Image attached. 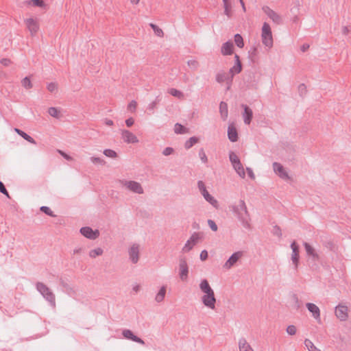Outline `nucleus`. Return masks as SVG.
<instances>
[{
	"instance_id": "obj_1",
	"label": "nucleus",
	"mask_w": 351,
	"mask_h": 351,
	"mask_svg": "<svg viewBox=\"0 0 351 351\" xmlns=\"http://www.w3.org/2000/svg\"><path fill=\"white\" fill-rule=\"evenodd\" d=\"M199 289L202 293L201 300L204 306L212 310L215 309L216 298L215 292L207 280L201 281Z\"/></svg>"
},
{
	"instance_id": "obj_2",
	"label": "nucleus",
	"mask_w": 351,
	"mask_h": 351,
	"mask_svg": "<svg viewBox=\"0 0 351 351\" xmlns=\"http://www.w3.org/2000/svg\"><path fill=\"white\" fill-rule=\"evenodd\" d=\"M229 158L236 172L241 178H244L245 176V169L239 157L234 152H231L230 153Z\"/></svg>"
},
{
	"instance_id": "obj_3",
	"label": "nucleus",
	"mask_w": 351,
	"mask_h": 351,
	"mask_svg": "<svg viewBox=\"0 0 351 351\" xmlns=\"http://www.w3.org/2000/svg\"><path fill=\"white\" fill-rule=\"evenodd\" d=\"M262 42L263 45L269 48L273 46V38L270 26L265 23L262 28Z\"/></svg>"
},
{
	"instance_id": "obj_4",
	"label": "nucleus",
	"mask_w": 351,
	"mask_h": 351,
	"mask_svg": "<svg viewBox=\"0 0 351 351\" xmlns=\"http://www.w3.org/2000/svg\"><path fill=\"white\" fill-rule=\"evenodd\" d=\"M120 183L123 187H125V189H128L130 191H132L138 194L143 193V187L141 186V184L137 182L132 180H121L120 181Z\"/></svg>"
},
{
	"instance_id": "obj_5",
	"label": "nucleus",
	"mask_w": 351,
	"mask_h": 351,
	"mask_svg": "<svg viewBox=\"0 0 351 351\" xmlns=\"http://www.w3.org/2000/svg\"><path fill=\"white\" fill-rule=\"evenodd\" d=\"M121 134L123 142L127 144H137L139 143L138 138L130 130H122Z\"/></svg>"
},
{
	"instance_id": "obj_6",
	"label": "nucleus",
	"mask_w": 351,
	"mask_h": 351,
	"mask_svg": "<svg viewBox=\"0 0 351 351\" xmlns=\"http://www.w3.org/2000/svg\"><path fill=\"white\" fill-rule=\"evenodd\" d=\"M335 314L337 319L341 321H346L348 318V308L343 304H339L336 306Z\"/></svg>"
},
{
	"instance_id": "obj_7",
	"label": "nucleus",
	"mask_w": 351,
	"mask_h": 351,
	"mask_svg": "<svg viewBox=\"0 0 351 351\" xmlns=\"http://www.w3.org/2000/svg\"><path fill=\"white\" fill-rule=\"evenodd\" d=\"M273 169L276 174H277L282 180H288L290 179L288 172L281 164L278 162H274L273 164Z\"/></svg>"
},
{
	"instance_id": "obj_8",
	"label": "nucleus",
	"mask_w": 351,
	"mask_h": 351,
	"mask_svg": "<svg viewBox=\"0 0 351 351\" xmlns=\"http://www.w3.org/2000/svg\"><path fill=\"white\" fill-rule=\"evenodd\" d=\"M199 237L197 234H193L184 244L182 251L184 252H189L198 242Z\"/></svg>"
},
{
	"instance_id": "obj_9",
	"label": "nucleus",
	"mask_w": 351,
	"mask_h": 351,
	"mask_svg": "<svg viewBox=\"0 0 351 351\" xmlns=\"http://www.w3.org/2000/svg\"><path fill=\"white\" fill-rule=\"evenodd\" d=\"M80 232L85 237L90 239H95L99 237V232L98 230H93L89 227H84L80 230Z\"/></svg>"
},
{
	"instance_id": "obj_10",
	"label": "nucleus",
	"mask_w": 351,
	"mask_h": 351,
	"mask_svg": "<svg viewBox=\"0 0 351 351\" xmlns=\"http://www.w3.org/2000/svg\"><path fill=\"white\" fill-rule=\"evenodd\" d=\"M189 268L186 261H181L179 265V275L182 281H186L188 278Z\"/></svg>"
},
{
	"instance_id": "obj_11",
	"label": "nucleus",
	"mask_w": 351,
	"mask_h": 351,
	"mask_svg": "<svg viewBox=\"0 0 351 351\" xmlns=\"http://www.w3.org/2000/svg\"><path fill=\"white\" fill-rule=\"evenodd\" d=\"M291 247L292 250L291 260L295 268H297L299 263V246L295 241H293L291 245Z\"/></svg>"
},
{
	"instance_id": "obj_12",
	"label": "nucleus",
	"mask_w": 351,
	"mask_h": 351,
	"mask_svg": "<svg viewBox=\"0 0 351 351\" xmlns=\"http://www.w3.org/2000/svg\"><path fill=\"white\" fill-rule=\"evenodd\" d=\"M242 256V253L240 252H237L234 253L228 260L225 263L223 267L229 269H230Z\"/></svg>"
},
{
	"instance_id": "obj_13",
	"label": "nucleus",
	"mask_w": 351,
	"mask_h": 351,
	"mask_svg": "<svg viewBox=\"0 0 351 351\" xmlns=\"http://www.w3.org/2000/svg\"><path fill=\"white\" fill-rule=\"evenodd\" d=\"M37 289L41 293L42 295H43L45 297H46L48 300H51V302H53L54 297L49 291V289L43 283H38L37 284Z\"/></svg>"
},
{
	"instance_id": "obj_14",
	"label": "nucleus",
	"mask_w": 351,
	"mask_h": 351,
	"mask_svg": "<svg viewBox=\"0 0 351 351\" xmlns=\"http://www.w3.org/2000/svg\"><path fill=\"white\" fill-rule=\"evenodd\" d=\"M308 310L311 313L312 316L316 320H320V310L319 307L313 303H306Z\"/></svg>"
},
{
	"instance_id": "obj_15",
	"label": "nucleus",
	"mask_w": 351,
	"mask_h": 351,
	"mask_svg": "<svg viewBox=\"0 0 351 351\" xmlns=\"http://www.w3.org/2000/svg\"><path fill=\"white\" fill-rule=\"evenodd\" d=\"M235 58V64L230 69V74L231 75V78L237 73H239L242 70V66L241 61L239 60V56L238 55L234 56Z\"/></svg>"
},
{
	"instance_id": "obj_16",
	"label": "nucleus",
	"mask_w": 351,
	"mask_h": 351,
	"mask_svg": "<svg viewBox=\"0 0 351 351\" xmlns=\"http://www.w3.org/2000/svg\"><path fill=\"white\" fill-rule=\"evenodd\" d=\"M263 10L273 22H277L280 19V16L269 6H263Z\"/></svg>"
},
{
	"instance_id": "obj_17",
	"label": "nucleus",
	"mask_w": 351,
	"mask_h": 351,
	"mask_svg": "<svg viewBox=\"0 0 351 351\" xmlns=\"http://www.w3.org/2000/svg\"><path fill=\"white\" fill-rule=\"evenodd\" d=\"M130 256L132 261L136 263L138 261L139 246L133 245L130 249Z\"/></svg>"
},
{
	"instance_id": "obj_18",
	"label": "nucleus",
	"mask_w": 351,
	"mask_h": 351,
	"mask_svg": "<svg viewBox=\"0 0 351 351\" xmlns=\"http://www.w3.org/2000/svg\"><path fill=\"white\" fill-rule=\"evenodd\" d=\"M123 335L126 339H129L137 343L144 344V341L141 339L135 336L130 330H124L123 331Z\"/></svg>"
},
{
	"instance_id": "obj_19",
	"label": "nucleus",
	"mask_w": 351,
	"mask_h": 351,
	"mask_svg": "<svg viewBox=\"0 0 351 351\" xmlns=\"http://www.w3.org/2000/svg\"><path fill=\"white\" fill-rule=\"evenodd\" d=\"M221 51L223 56L231 55L233 53L232 43L231 42H226L223 44Z\"/></svg>"
},
{
	"instance_id": "obj_20",
	"label": "nucleus",
	"mask_w": 351,
	"mask_h": 351,
	"mask_svg": "<svg viewBox=\"0 0 351 351\" xmlns=\"http://www.w3.org/2000/svg\"><path fill=\"white\" fill-rule=\"evenodd\" d=\"M228 138L231 141L235 142L237 141V138H238L237 131L235 127L232 124L230 125L228 127Z\"/></svg>"
},
{
	"instance_id": "obj_21",
	"label": "nucleus",
	"mask_w": 351,
	"mask_h": 351,
	"mask_svg": "<svg viewBox=\"0 0 351 351\" xmlns=\"http://www.w3.org/2000/svg\"><path fill=\"white\" fill-rule=\"evenodd\" d=\"M239 351H254L250 345L245 339H240L239 341Z\"/></svg>"
},
{
	"instance_id": "obj_22",
	"label": "nucleus",
	"mask_w": 351,
	"mask_h": 351,
	"mask_svg": "<svg viewBox=\"0 0 351 351\" xmlns=\"http://www.w3.org/2000/svg\"><path fill=\"white\" fill-rule=\"evenodd\" d=\"M243 118L246 124L250 123L252 118V111L246 106H244Z\"/></svg>"
},
{
	"instance_id": "obj_23",
	"label": "nucleus",
	"mask_w": 351,
	"mask_h": 351,
	"mask_svg": "<svg viewBox=\"0 0 351 351\" xmlns=\"http://www.w3.org/2000/svg\"><path fill=\"white\" fill-rule=\"evenodd\" d=\"M224 14L228 17L232 15V10L230 0H223Z\"/></svg>"
},
{
	"instance_id": "obj_24",
	"label": "nucleus",
	"mask_w": 351,
	"mask_h": 351,
	"mask_svg": "<svg viewBox=\"0 0 351 351\" xmlns=\"http://www.w3.org/2000/svg\"><path fill=\"white\" fill-rule=\"evenodd\" d=\"M202 195L205 198V199L211 205H213L214 207L217 208L218 207V202L217 199H215L214 197H213L208 191H206V193H203Z\"/></svg>"
},
{
	"instance_id": "obj_25",
	"label": "nucleus",
	"mask_w": 351,
	"mask_h": 351,
	"mask_svg": "<svg viewBox=\"0 0 351 351\" xmlns=\"http://www.w3.org/2000/svg\"><path fill=\"white\" fill-rule=\"evenodd\" d=\"M219 111L223 120H226L228 115V105L225 102H221L219 106Z\"/></svg>"
},
{
	"instance_id": "obj_26",
	"label": "nucleus",
	"mask_w": 351,
	"mask_h": 351,
	"mask_svg": "<svg viewBox=\"0 0 351 351\" xmlns=\"http://www.w3.org/2000/svg\"><path fill=\"white\" fill-rule=\"evenodd\" d=\"M304 345L308 351H322L311 340L308 339H306L304 340Z\"/></svg>"
},
{
	"instance_id": "obj_27",
	"label": "nucleus",
	"mask_w": 351,
	"mask_h": 351,
	"mask_svg": "<svg viewBox=\"0 0 351 351\" xmlns=\"http://www.w3.org/2000/svg\"><path fill=\"white\" fill-rule=\"evenodd\" d=\"M166 294V287L165 286L162 287L158 291V293L155 297V300L157 302H161L164 300L165 296Z\"/></svg>"
},
{
	"instance_id": "obj_28",
	"label": "nucleus",
	"mask_w": 351,
	"mask_h": 351,
	"mask_svg": "<svg viewBox=\"0 0 351 351\" xmlns=\"http://www.w3.org/2000/svg\"><path fill=\"white\" fill-rule=\"evenodd\" d=\"M14 131L18 134H19L21 136H22L24 139H25L26 141H27L28 142L32 143V144H35L36 142L33 139V138H32L30 136H29L27 134H26L25 132H24L23 131L18 129V128H15L14 129Z\"/></svg>"
},
{
	"instance_id": "obj_29",
	"label": "nucleus",
	"mask_w": 351,
	"mask_h": 351,
	"mask_svg": "<svg viewBox=\"0 0 351 351\" xmlns=\"http://www.w3.org/2000/svg\"><path fill=\"white\" fill-rule=\"evenodd\" d=\"M48 113L50 116L55 118H60L61 115L60 110L56 108L51 107L48 109Z\"/></svg>"
},
{
	"instance_id": "obj_30",
	"label": "nucleus",
	"mask_w": 351,
	"mask_h": 351,
	"mask_svg": "<svg viewBox=\"0 0 351 351\" xmlns=\"http://www.w3.org/2000/svg\"><path fill=\"white\" fill-rule=\"evenodd\" d=\"M150 27L154 31L155 34L157 36L162 37L163 36V31L161 27H160L156 23H150Z\"/></svg>"
},
{
	"instance_id": "obj_31",
	"label": "nucleus",
	"mask_w": 351,
	"mask_h": 351,
	"mask_svg": "<svg viewBox=\"0 0 351 351\" xmlns=\"http://www.w3.org/2000/svg\"><path fill=\"white\" fill-rule=\"evenodd\" d=\"M21 83L22 86L24 88H25L26 90H29L32 88V84L31 80L28 77H24L21 80Z\"/></svg>"
},
{
	"instance_id": "obj_32",
	"label": "nucleus",
	"mask_w": 351,
	"mask_h": 351,
	"mask_svg": "<svg viewBox=\"0 0 351 351\" xmlns=\"http://www.w3.org/2000/svg\"><path fill=\"white\" fill-rule=\"evenodd\" d=\"M103 254V250L100 247L93 249L89 252L90 257L95 258L97 256H101Z\"/></svg>"
},
{
	"instance_id": "obj_33",
	"label": "nucleus",
	"mask_w": 351,
	"mask_h": 351,
	"mask_svg": "<svg viewBox=\"0 0 351 351\" xmlns=\"http://www.w3.org/2000/svg\"><path fill=\"white\" fill-rule=\"evenodd\" d=\"M338 29L339 30L338 34L343 35H346L351 31L350 26L343 25L342 24L338 27Z\"/></svg>"
},
{
	"instance_id": "obj_34",
	"label": "nucleus",
	"mask_w": 351,
	"mask_h": 351,
	"mask_svg": "<svg viewBox=\"0 0 351 351\" xmlns=\"http://www.w3.org/2000/svg\"><path fill=\"white\" fill-rule=\"evenodd\" d=\"M174 131L176 133L178 134H184L187 133L188 130L186 128H184L183 125L176 123L174 126Z\"/></svg>"
},
{
	"instance_id": "obj_35",
	"label": "nucleus",
	"mask_w": 351,
	"mask_h": 351,
	"mask_svg": "<svg viewBox=\"0 0 351 351\" xmlns=\"http://www.w3.org/2000/svg\"><path fill=\"white\" fill-rule=\"evenodd\" d=\"M228 75L226 73H220L217 75V81L219 83L228 81Z\"/></svg>"
},
{
	"instance_id": "obj_36",
	"label": "nucleus",
	"mask_w": 351,
	"mask_h": 351,
	"mask_svg": "<svg viewBox=\"0 0 351 351\" xmlns=\"http://www.w3.org/2000/svg\"><path fill=\"white\" fill-rule=\"evenodd\" d=\"M169 93L172 96L178 97L179 99H182L184 97L183 93L181 91H180L179 90H177L176 88H171L169 90Z\"/></svg>"
},
{
	"instance_id": "obj_37",
	"label": "nucleus",
	"mask_w": 351,
	"mask_h": 351,
	"mask_svg": "<svg viewBox=\"0 0 351 351\" xmlns=\"http://www.w3.org/2000/svg\"><path fill=\"white\" fill-rule=\"evenodd\" d=\"M27 28L32 35L36 34L39 29L38 23H27Z\"/></svg>"
},
{
	"instance_id": "obj_38",
	"label": "nucleus",
	"mask_w": 351,
	"mask_h": 351,
	"mask_svg": "<svg viewBox=\"0 0 351 351\" xmlns=\"http://www.w3.org/2000/svg\"><path fill=\"white\" fill-rule=\"evenodd\" d=\"M28 4L34 7H43L45 6V2L43 0H29Z\"/></svg>"
},
{
	"instance_id": "obj_39",
	"label": "nucleus",
	"mask_w": 351,
	"mask_h": 351,
	"mask_svg": "<svg viewBox=\"0 0 351 351\" xmlns=\"http://www.w3.org/2000/svg\"><path fill=\"white\" fill-rule=\"evenodd\" d=\"M286 332L289 335L293 336L296 335L298 332V328L294 325H289L287 327Z\"/></svg>"
},
{
	"instance_id": "obj_40",
	"label": "nucleus",
	"mask_w": 351,
	"mask_h": 351,
	"mask_svg": "<svg viewBox=\"0 0 351 351\" xmlns=\"http://www.w3.org/2000/svg\"><path fill=\"white\" fill-rule=\"evenodd\" d=\"M104 154L109 158H115L117 157V154L112 149H107L104 151Z\"/></svg>"
},
{
	"instance_id": "obj_41",
	"label": "nucleus",
	"mask_w": 351,
	"mask_h": 351,
	"mask_svg": "<svg viewBox=\"0 0 351 351\" xmlns=\"http://www.w3.org/2000/svg\"><path fill=\"white\" fill-rule=\"evenodd\" d=\"M198 142V138L196 137H191L189 138V141H187L185 143V147L186 149H189L194 144L197 143Z\"/></svg>"
},
{
	"instance_id": "obj_42",
	"label": "nucleus",
	"mask_w": 351,
	"mask_h": 351,
	"mask_svg": "<svg viewBox=\"0 0 351 351\" xmlns=\"http://www.w3.org/2000/svg\"><path fill=\"white\" fill-rule=\"evenodd\" d=\"M234 42L240 48H242L244 46L243 38L239 34H236L234 36Z\"/></svg>"
},
{
	"instance_id": "obj_43",
	"label": "nucleus",
	"mask_w": 351,
	"mask_h": 351,
	"mask_svg": "<svg viewBox=\"0 0 351 351\" xmlns=\"http://www.w3.org/2000/svg\"><path fill=\"white\" fill-rule=\"evenodd\" d=\"M187 64L192 69H197L199 66L198 61L194 59L188 60Z\"/></svg>"
},
{
	"instance_id": "obj_44",
	"label": "nucleus",
	"mask_w": 351,
	"mask_h": 351,
	"mask_svg": "<svg viewBox=\"0 0 351 351\" xmlns=\"http://www.w3.org/2000/svg\"><path fill=\"white\" fill-rule=\"evenodd\" d=\"M58 84L55 82H51L47 85V90L51 93H55L58 90Z\"/></svg>"
},
{
	"instance_id": "obj_45",
	"label": "nucleus",
	"mask_w": 351,
	"mask_h": 351,
	"mask_svg": "<svg viewBox=\"0 0 351 351\" xmlns=\"http://www.w3.org/2000/svg\"><path fill=\"white\" fill-rule=\"evenodd\" d=\"M304 247H305V250L306 251V253L308 255L313 256H315V252H314V249L308 243H304Z\"/></svg>"
},
{
	"instance_id": "obj_46",
	"label": "nucleus",
	"mask_w": 351,
	"mask_h": 351,
	"mask_svg": "<svg viewBox=\"0 0 351 351\" xmlns=\"http://www.w3.org/2000/svg\"><path fill=\"white\" fill-rule=\"evenodd\" d=\"M137 107V103L135 101H130L128 105V110L131 112H134Z\"/></svg>"
},
{
	"instance_id": "obj_47",
	"label": "nucleus",
	"mask_w": 351,
	"mask_h": 351,
	"mask_svg": "<svg viewBox=\"0 0 351 351\" xmlns=\"http://www.w3.org/2000/svg\"><path fill=\"white\" fill-rule=\"evenodd\" d=\"M0 62L5 67H8L12 64V62L10 58H2L0 60Z\"/></svg>"
},
{
	"instance_id": "obj_48",
	"label": "nucleus",
	"mask_w": 351,
	"mask_h": 351,
	"mask_svg": "<svg viewBox=\"0 0 351 351\" xmlns=\"http://www.w3.org/2000/svg\"><path fill=\"white\" fill-rule=\"evenodd\" d=\"M198 188L202 193V195L204 193H206V191H208L206 189V186L204 184V183L202 182V181H199L198 182Z\"/></svg>"
},
{
	"instance_id": "obj_49",
	"label": "nucleus",
	"mask_w": 351,
	"mask_h": 351,
	"mask_svg": "<svg viewBox=\"0 0 351 351\" xmlns=\"http://www.w3.org/2000/svg\"><path fill=\"white\" fill-rule=\"evenodd\" d=\"M0 192L5 195L7 197H10L4 184L1 182H0Z\"/></svg>"
},
{
	"instance_id": "obj_50",
	"label": "nucleus",
	"mask_w": 351,
	"mask_h": 351,
	"mask_svg": "<svg viewBox=\"0 0 351 351\" xmlns=\"http://www.w3.org/2000/svg\"><path fill=\"white\" fill-rule=\"evenodd\" d=\"M208 226H210V228L213 230V231H217V226L216 225V223L213 221V220H208Z\"/></svg>"
},
{
	"instance_id": "obj_51",
	"label": "nucleus",
	"mask_w": 351,
	"mask_h": 351,
	"mask_svg": "<svg viewBox=\"0 0 351 351\" xmlns=\"http://www.w3.org/2000/svg\"><path fill=\"white\" fill-rule=\"evenodd\" d=\"M134 123V119L132 117H130L125 120V125L127 127L130 128Z\"/></svg>"
},
{
	"instance_id": "obj_52",
	"label": "nucleus",
	"mask_w": 351,
	"mask_h": 351,
	"mask_svg": "<svg viewBox=\"0 0 351 351\" xmlns=\"http://www.w3.org/2000/svg\"><path fill=\"white\" fill-rule=\"evenodd\" d=\"M41 210L43 211L45 213L50 215V216H52L53 214H52V211L51 210V209L49 208V207H47V206H43L41 207Z\"/></svg>"
},
{
	"instance_id": "obj_53",
	"label": "nucleus",
	"mask_w": 351,
	"mask_h": 351,
	"mask_svg": "<svg viewBox=\"0 0 351 351\" xmlns=\"http://www.w3.org/2000/svg\"><path fill=\"white\" fill-rule=\"evenodd\" d=\"M199 157L202 160V161L203 162H207V157H206V155L205 154V152L204 151H200L199 152Z\"/></svg>"
},
{
	"instance_id": "obj_54",
	"label": "nucleus",
	"mask_w": 351,
	"mask_h": 351,
	"mask_svg": "<svg viewBox=\"0 0 351 351\" xmlns=\"http://www.w3.org/2000/svg\"><path fill=\"white\" fill-rule=\"evenodd\" d=\"M90 160L93 163L95 164H101L103 162L102 160L98 157H91Z\"/></svg>"
},
{
	"instance_id": "obj_55",
	"label": "nucleus",
	"mask_w": 351,
	"mask_h": 351,
	"mask_svg": "<svg viewBox=\"0 0 351 351\" xmlns=\"http://www.w3.org/2000/svg\"><path fill=\"white\" fill-rule=\"evenodd\" d=\"M208 258V252L206 250H203L202 251L201 254H200V259L202 261H205Z\"/></svg>"
},
{
	"instance_id": "obj_56",
	"label": "nucleus",
	"mask_w": 351,
	"mask_h": 351,
	"mask_svg": "<svg viewBox=\"0 0 351 351\" xmlns=\"http://www.w3.org/2000/svg\"><path fill=\"white\" fill-rule=\"evenodd\" d=\"M173 149L171 147H167L163 151V154L165 156H169L173 153Z\"/></svg>"
},
{
	"instance_id": "obj_57",
	"label": "nucleus",
	"mask_w": 351,
	"mask_h": 351,
	"mask_svg": "<svg viewBox=\"0 0 351 351\" xmlns=\"http://www.w3.org/2000/svg\"><path fill=\"white\" fill-rule=\"evenodd\" d=\"M58 152L66 160H73V158L72 157H71L70 156H69L68 154H66V153L63 152L61 150H58Z\"/></svg>"
},
{
	"instance_id": "obj_58",
	"label": "nucleus",
	"mask_w": 351,
	"mask_h": 351,
	"mask_svg": "<svg viewBox=\"0 0 351 351\" xmlns=\"http://www.w3.org/2000/svg\"><path fill=\"white\" fill-rule=\"evenodd\" d=\"M141 290V285L138 284H134L132 285V291L136 293Z\"/></svg>"
},
{
	"instance_id": "obj_59",
	"label": "nucleus",
	"mask_w": 351,
	"mask_h": 351,
	"mask_svg": "<svg viewBox=\"0 0 351 351\" xmlns=\"http://www.w3.org/2000/svg\"><path fill=\"white\" fill-rule=\"evenodd\" d=\"M247 174L250 176V178H251L253 180L255 178L254 173L251 169L247 168Z\"/></svg>"
},
{
	"instance_id": "obj_60",
	"label": "nucleus",
	"mask_w": 351,
	"mask_h": 351,
	"mask_svg": "<svg viewBox=\"0 0 351 351\" xmlns=\"http://www.w3.org/2000/svg\"><path fill=\"white\" fill-rule=\"evenodd\" d=\"M240 206H241V208L242 209V210L245 213H247V208H246V206H245L244 202H243V201L240 202Z\"/></svg>"
},
{
	"instance_id": "obj_61",
	"label": "nucleus",
	"mask_w": 351,
	"mask_h": 351,
	"mask_svg": "<svg viewBox=\"0 0 351 351\" xmlns=\"http://www.w3.org/2000/svg\"><path fill=\"white\" fill-rule=\"evenodd\" d=\"M104 123L106 125H108V126H112L114 124L113 121L111 119H106L104 120Z\"/></svg>"
},
{
	"instance_id": "obj_62",
	"label": "nucleus",
	"mask_w": 351,
	"mask_h": 351,
	"mask_svg": "<svg viewBox=\"0 0 351 351\" xmlns=\"http://www.w3.org/2000/svg\"><path fill=\"white\" fill-rule=\"evenodd\" d=\"M308 48H309V45L308 44H304L301 47V50H302V51L305 52L306 51H307L308 49Z\"/></svg>"
},
{
	"instance_id": "obj_63",
	"label": "nucleus",
	"mask_w": 351,
	"mask_h": 351,
	"mask_svg": "<svg viewBox=\"0 0 351 351\" xmlns=\"http://www.w3.org/2000/svg\"><path fill=\"white\" fill-rule=\"evenodd\" d=\"M130 2H131L132 4H135V5H136V4H138V3H139V1H140V0H130Z\"/></svg>"
},
{
	"instance_id": "obj_64",
	"label": "nucleus",
	"mask_w": 351,
	"mask_h": 351,
	"mask_svg": "<svg viewBox=\"0 0 351 351\" xmlns=\"http://www.w3.org/2000/svg\"><path fill=\"white\" fill-rule=\"evenodd\" d=\"M240 1L241 5H242V8H243V10H245V3H244L243 1L241 0V1Z\"/></svg>"
}]
</instances>
